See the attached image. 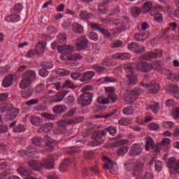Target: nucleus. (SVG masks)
Returning <instances> with one entry per match:
<instances>
[{"label": "nucleus", "mask_w": 179, "mask_h": 179, "mask_svg": "<svg viewBox=\"0 0 179 179\" xmlns=\"http://www.w3.org/2000/svg\"><path fill=\"white\" fill-rule=\"evenodd\" d=\"M28 166L35 171H41L43 170V163L38 161L31 160L28 162Z\"/></svg>", "instance_id": "4468645a"}, {"label": "nucleus", "mask_w": 179, "mask_h": 179, "mask_svg": "<svg viewBox=\"0 0 179 179\" xmlns=\"http://www.w3.org/2000/svg\"><path fill=\"white\" fill-rule=\"evenodd\" d=\"M140 85L143 87H145V89H148V92L151 94H155V93L159 92V86L156 81H152L150 84L141 82L140 83Z\"/></svg>", "instance_id": "6e6552de"}, {"label": "nucleus", "mask_w": 179, "mask_h": 179, "mask_svg": "<svg viewBox=\"0 0 179 179\" xmlns=\"http://www.w3.org/2000/svg\"><path fill=\"white\" fill-rule=\"evenodd\" d=\"M68 166H69V160L65 159L59 166L60 171L62 172L66 171V169H68Z\"/></svg>", "instance_id": "a18cd8bd"}, {"label": "nucleus", "mask_w": 179, "mask_h": 179, "mask_svg": "<svg viewBox=\"0 0 179 179\" xmlns=\"http://www.w3.org/2000/svg\"><path fill=\"white\" fill-rule=\"evenodd\" d=\"M37 75L34 70H27L22 75V80L19 83L20 89L22 90H26V89H31L30 85L36 80Z\"/></svg>", "instance_id": "f03ea898"}, {"label": "nucleus", "mask_w": 179, "mask_h": 179, "mask_svg": "<svg viewBox=\"0 0 179 179\" xmlns=\"http://www.w3.org/2000/svg\"><path fill=\"white\" fill-rule=\"evenodd\" d=\"M137 96H139V92L131 90L124 96V100L129 102L134 101V100H135V97Z\"/></svg>", "instance_id": "2eb2a0df"}, {"label": "nucleus", "mask_w": 179, "mask_h": 179, "mask_svg": "<svg viewBox=\"0 0 179 179\" xmlns=\"http://www.w3.org/2000/svg\"><path fill=\"white\" fill-rule=\"evenodd\" d=\"M132 16L138 17L141 15V9L138 7H133L131 10Z\"/></svg>", "instance_id": "864d4df0"}, {"label": "nucleus", "mask_w": 179, "mask_h": 179, "mask_svg": "<svg viewBox=\"0 0 179 179\" xmlns=\"http://www.w3.org/2000/svg\"><path fill=\"white\" fill-rule=\"evenodd\" d=\"M13 131L14 132H24L26 128L23 124H18L14 127Z\"/></svg>", "instance_id": "603ef678"}, {"label": "nucleus", "mask_w": 179, "mask_h": 179, "mask_svg": "<svg viewBox=\"0 0 179 179\" xmlns=\"http://www.w3.org/2000/svg\"><path fill=\"white\" fill-rule=\"evenodd\" d=\"M122 113L124 115H132L134 114V108L132 106H127L123 108Z\"/></svg>", "instance_id": "37998d69"}, {"label": "nucleus", "mask_w": 179, "mask_h": 179, "mask_svg": "<svg viewBox=\"0 0 179 179\" xmlns=\"http://www.w3.org/2000/svg\"><path fill=\"white\" fill-rule=\"evenodd\" d=\"M106 130H97L96 131L92 138V139H94V141H92L90 143L91 146H97V145H99V143H101V141H100V139H101L103 138V136H106Z\"/></svg>", "instance_id": "0eeeda50"}, {"label": "nucleus", "mask_w": 179, "mask_h": 179, "mask_svg": "<svg viewBox=\"0 0 179 179\" xmlns=\"http://www.w3.org/2000/svg\"><path fill=\"white\" fill-rule=\"evenodd\" d=\"M71 27L73 29V31L76 34H83L85 31V28H83V26L78 22H73Z\"/></svg>", "instance_id": "6ab92c4d"}, {"label": "nucleus", "mask_w": 179, "mask_h": 179, "mask_svg": "<svg viewBox=\"0 0 179 179\" xmlns=\"http://www.w3.org/2000/svg\"><path fill=\"white\" fill-rule=\"evenodd\" d=\"M105 131L106 134H107V132H109L110 135H112V136H114V135L117 134V128L113 126L106 128Z\"/></svg>", "instance_id": "de8ad7c7"}, {"label": "nucleus", "mask_w": 179, "mask_h": 179, "mask_svg": "<svg viewBox=\"0 0 179 179\" xmlns=\"http://www.w3.org/2000/svg\"><path fill=\"white\" fill-rule=\"evenodd\" d=\"M128 150H129V147L122 145L116 151V153L117 156H124V155L128 153Z\"/></svg>", "instance_id": "7c9ffc66"}, {"label": "nucleus", "mask_w": 179, "mask_h": 179, "mask_svg": "<svg viewBox=\"0 0 179 179\" xmlns=\"http://www.w3.org/2000/svg\"><path fill=\"white\" fill-rule=\"evenodd\" d=\"M75 48L71 45H62L57 48L59 52H73Z\"/></svg>", "instance_id": "b1692460"}, {"label": "nucleus", "mask_w": 179, "mask_h": 179, "mask_svg": "<svg viewBox=\"0 0 179 179\" xmlns=\"http://www.w3.org/2000/svg\"><path fill=\"white\" fill-rule=\"evenodd\" d=\"M75 102H76L75 96H67L66 99V104H67V106L72 107V106L75 105Z\"/></svg>", "instance_id": "c03bdc74"}, {"label": "nucleus", "mask_w": 179, "mask_h": 179, "mask_svg": "<svg viewBox=\"0 0 179 179\" xmlns=\"http://www.w3.org/2000/svg\"><path fill=\"white\" fill-rule=\"evenodd\" d=\"M142 169H143V164L138 163L136 164L134 166L132 176L133 177H139L141 172L142 171Z\"/></svg>", "instance_id": "393cba45"}, {"label": "nucleus", "mask_w": 179, "mask_h": 179, "mask_svg": "<svg viewBox=\"0 0 179 179\" xmlns=\"http://www.w3.org/2000/svg\"><path fill=\"white\" fill-rule=\"evenodd\" d=\"M19 108H14L11 110V113H7L5 116V119L7 120V121L9 120H13L15 118L17 117V115L19 114Z\"/></svg>", "instance_id": "4be33fe9"}, {"label": "nucleus", "mask_w": 179, "mask_h": 179, "mask_svg": "<svg viewBox=\"0 0 179 179\" xmlns=\"http://www.w3.org/2000/svg\"><path fill=\"white\" fill-rule=\"evenodd\" d=\"M78 104L82 107H87L93 101V94L92 92H84L78 98Z\"/></svg>", "instance_id": "20e7f679"}, {"label": "nucleus", "mask_w": 179, "mask_h": 179, "mask_svg": "<svg viewBox=\"0 0 179 179\" xmlns=\"http://www.w3.org/2000/svg\"><path fill=\"white\" fill-rule=\"evenodd\" d=\"M68 93H69V91L68 90H64V91L57 92L53 98V101L55 103H59V101H62L65 98V96H66Z\"/></svg>", "instance_id": "a211bd4d"}, {"label": "nucleus", "mask_w": 179, "mask_h": 179, "mask_svg": "<svg viewBox=\"0 0 179 179\" xmlns=\"http://www.w3.org/2000/svg\"><path fill=\"white\" fill-rule=\"evenodd\" d=\"M152 4L150 3V1H147L143 5V13L146 14L149 13L150 12L151 16H153V14L155 13V11L156 9L152 8Z\"/></svg>", "instance_id": "dca6fc26"}, {"label": "nucleus", "mask_w": 179, "mask_h": 179, "mask_svg": "<svg viewBox=\"0 0 179 179\" xmlns=\"http://www.w3.org/2000/svg\"><path fill=\"white\" fill-rule=\"evenodd\" d=\"M154 13V19L156 20V22H157V23H162V22H163V15L158 13L157 10H156Z\"/></svg>", "instance_id": "09e8293b"}, {"label": "nucleus", "mask_w": 179, "mask_h": 179, "mask_svg": "<svg viewBox=\"0 0 179 179\" xmlns=\"http://www.w3.org/2000/svg\"><path fill=\"white\" fill-rule=\"evenodd\" d=\"M162 50L155 52H147L145 54L139 57V62L137 63V69L141 72H150L153 69V64L143 61H150L162 57Z\"/></svg>", "instance_id": "f257e3e1"}, {"label": "nucleus", "mask_w": 179, "mask_h": 179, "mask_svg": "<svg viewBox=\"0 0 179 179\" xmlns=\"http://www.w3.org/2000/svg\"><path fill=\"white\" fill-rule=\"evenodd\" d=\"M42 169L52 170L54 169V158L49 157L42 160Z\"/></svg>", "instance_id": "f8f14e48"}, {"label": "nucleus", "mask_w": 179, "mask_h": 179, "mask_svg": "<svg viewBox=\"0 0 179 179\" xmlns=\"http://www.w3.org/2000/svg\"><path fill=\"white\" fill-rule=\"evenodd\" d=\"M13 83V76H8L3 80L2 86H3V87H9V86H12Z\"/></svg>", "instance_id": "a878e982"}, {"label": "nucleus", "mask_w": 179, "mask_h": 179, "mask_svg": "<svg viewBox=\"0 0 179 179\" xmlns=\"http://www.w3.org/2000/svg\"><path fill=\"white\" fill-rule=\"evenodd\" d=\"M96 82H101V83H106H106H115V82H117V80H115L113 77H105L103 78L98 79Z\"/></svg>", "instance_id": "4c0bfd02"}, {"label": "nucleus", "mask_w": 179, "mask_h": 179, "mask_svg": "<svg viewBox=\"0 0 179 179\" xmlns=\"http://www.w3.org/2000/svg\"><path fill=\"white\" fill-rule=\"evenodd\" d=\"M80 19L83 20V22H86L90 19V13H87V11L82 10L80 14Z\"/></svg>", "instance_id": "e433bc0d"}, {"label": "nucleus", "mask_w": 179, "mask_h": 179, "mask_svg": "<svg viewBox=\"0 0 179 179\" xmlns=\"http://www.w3.org/2000/svg\"><path fill=\"white\" fill-rule=\"evenodd\" d=\"M142 153V148L139 143H134L130 148L129 156L131 157H135L139 156Z\"/></svg>", "instance_id": "9d476101"}, {"label": "nucleus", "mask_w": 179, "mask_h": 179, "mask_svg": "<svg viewBox=\"0 0 179 179\" xmlns=\"http://www.w3.org/2000/svg\"><path fill=\"white\" fill-rule=\"evenodd\" d=\"M61 58L63 61L71 62V66H76L79 64L76 61H81V59H83V56L79 53H73L71 55L64 54Z\"/></svg>", "instance_id": "423d86ee"}, {"label": "nucleus", "mask_w": 179, "mask_h": 179, "mask_svg": "<svg viewBox=\"0 0 179 179\" xmlns=\"http://www.w3.org/2000/svg\"><path fill=\"white\" fill-rule=\"evenodd\" d=\"M96 101L99 104H103L104 106L110 103V99L108 97L104 98V96H99L96 99Z\"/></svg>", "instance_id": "a19ab883"}, {"label": "nucleus", "mask_w": 179, "mask_h": 179, "mask_svg": "<svg viewBox=\"0 0 179 179\" xmlns=\"http://www.w3.org/2000/svg\"><path fill=\"white\" fill-rule=\"evenodd\" d=\"M150 108L152 111V113H154V114H157L159 110V103H153L150 105Z\"/></svg>", "instance_id": "4d7b16f0"}, {"label": "nucleus", "mask_w": 179, "mask_h": 179, "mask_svg": "<svg viewBox=\"0 0 179 179\" xmlns=\"http://www.w3.org/2000/svg\"><path fill=\"white\" fill-rule=\"evenodd\" d=\"M169 145H170L169 138H164L160 143H157L156 148L158 149V153L160 152V149H163V146H169Z\"/></svg>", "instance_id": "c756f323"}, {"label": "nucleus", "mask_w": 179, "mask_h": 179, "mask_svg": "<svg viewBox=\"0 0 179 179\" xmlns=\"http://www.w3.org/2000/svg\"><path fill=\"white\" fill-rule=\"evenodd\" d=\"M73 124V120H61L57 122V126L59 128H65L66 125H72Z\"/></svg>", "instance_id": "cd10ccee"}, {"label": "nucleus", "mask_w": 179, "mask_h": 179, "mask_svg": "<svg viewBox=\"0 0 179 179\" xmlns=\"http://www.w3.org/2000/svg\"><path fill=\"white\" fill-rule=\"evenodd\" d=\"M31 142L35 146H43V138L41 137H34L31 139Z\"/></svg>", "instance_id": "58836bf2"}, {"label": "nucleus", "mask_w": 179, "mask_h": 179, "mask_svg": "<svg viewBox=\"0 0 179 179\" xmlns=\"http://www.w3.org/2000/svg\"><path fill=\"white\" fill-rule=\"evenodd\" d=\"M84 157L85 159H93V152H92V151H85L84 152Z\"/></svg>", "instance_id": "338daca9"}, {"label": "nucleus", "mask_w": 179, "mask_h": 179, "mask_svg": "<svg viewBox=\"0 0 179 179\" xmlns=\"http://www.w3.org/2000/svg\"><path fill=\"white\" fill-rule=\"evenodd\" d=\"M66 34H59L58 36V40L59 42L61 43V44H64V43H66Z\"/></svg>", "instance_id": "13d9d810"}, {"label": "nucleus", "mask_w": 179, "mask_h": 179, "mask_svg": "<svg viewBox=\"0 0 179 179\" xmlns=\"http://www.w3.org/2000/svg\"><path fill=\"white\" fill-rule=\"evenodd\" d=\"M13 105L12 103H6L0 105V114H3L8 111H12L14 110Z\"/></svg>", "instance_id": "412c9836"}, {"label": "nucleus", "mask_w": 179, "mask_h": 179, "mask_svg": "<svg viewBox=\"0 0 179 179\" xmlns=\"http://www.w3.org/2000/svg\"><path fill=\"white\" fill-rule=\"evenodd\" d=\"M124 71H126V76L127 78V83L129 86H134L136 85V76L134 74V69H135V64L129 63L124 65Z\"/></svg>", "instance_id": "7ed1b4c3"}, {"label": "nucleus", "mask_w": 179, "mask_h": 179, "mask_svg": "<svg viewBox=\"0 0 179 179\" xmlns=\"http://www.w3.org/2000/svg\"><path fill=\"white\" fill-rule=\"evenodd\" d=\"M39 102H40V100H38V99H30L25 102V106H27V107H31V106H35V104H38Z\"/></svg>", "instance_id": "49530a36"}, {"label": "nucleus", "mask_w": 179, "mask_h": 179, "mask_svg": "<svg viewBox=\"0 0 179 179\" xmlns=\"http://www.w3.org/2000/svg\"><path fill=\"white\" fill-rule=\"evenodd\" d=\"M52 111L54 114L59 115L63 114V113H66V111H68V107L65 106L64 105H56L53 107Z\"/></svg>", "instance_id": "f3484780"}, {"label": "nucleus", "mask_w": 179, "mask_h": 179, "mask_svg": "<svg viewBox=\"0 0 179 179\" xmlns=\"http://www.w3.org/2000/svg\"><path fill=\"white\" fill-rule=\"evenodd\" d=\"M168 79H169V80H179V74H176V73H169V75L167 77Z\"/></svg>", "instance_id": "052dcab7"}, {"label": "nucleus", "mask_w": 179, "mask_h": 179, "mask_svg": "<svg viewBox=\"0 0 179 179\" xmlns=\"http://www.w3.org/2000/svg\"><path fill=\"white\" fill-rule=\"evenodd\" d=\"M93 69L96 71L97 73H103L106 72V68L104 66L94 65Z\"/></svg>", "instance_id": "8fccbe9b"}, {"label": "nucleus", "mask_w": 179, "mask_h": 179, "mask_svg": "<svg viewBox=\"0 0 179 179\" xmlns=\"http://www.w3.org/2000/svg\"><path fill=\"white\" fill-rule=\"evenodd\" d=\"M41 117H43V118H45V120H55V115H51L50 113H41Z\"/></svg>", "instance_id": "680f3d73"}, {"label": "nucleus", "mask_w": 179, "mask_h": 179, "mask_svg": "<svg viewBox=\"0 0 179 179\" xmlns=\"http://www.w3.org/2000/svg\"><path fill=\"white\" fill-rule=\"evenodd\" d=\"M23 9V4L18 3H16L11 9L12 13H20Z\"/></svg>", "instance_id": "f704fd0d"}, {"label": "nucleus", "mask_w": 179, "mask_h": 179, "mask_svg": "<svg viewBox=\"0 0 179 179\" xmlns=\"http://www.w3.org/2000/svg\"><path fill=\"white\" fill-rule=\"evenodd\" d=\"M41 66L45 69H51L52 68V63L51 62H42Z\"/></svg>", "instance_id": "3c124183"}, {"label": "nucleus", "mask_w": 179, "mask_h": 179, "mask_svg": "<svg viewBox=\"0 0 179 179\" xmlns=\"http://www.w3.org/2000/svg\"><path fill=\"white\" fill-rule=\"evenodd\" d=\"M173 117L175 120H178L179 118V108H176L173 111Z\"/></svg>", "instance_id": "774afa93"}, {"label": "nucleus", "mask_w": 179, "mask_h": 179, "mask_svg": "<svg viewBox=\"0 0 179 179\" xmlns=\"http://www.w3.org/2000/svg\"><path fill=\"white\" fill-rule=\"evenodd\" d=\"M129 141L127 139H122L120 141H117L115 142L112 143L113 148H121V146H124V145H127Z\"/></svg>", "instance_id": "2f4dec72"}, {"label": "nucleus", "mask_w": 179, "mask_h": 179, "mask_svg": "<svg viewBox=\"0 0 179 179\" xmlns=\"http://www.w3.org/2000/svg\"><path fill=\"white\" fill-rule=\"evenodd\" d=\"M33 93H34L33 89L27 88V90L21 91V96L23 99H29V97L33 96Z\"/></svg>", "instance_id": "c85d7f7f"}, {"label": "nucleus", "mask_w": 179, "mask_h": 179, "mask_svg": "<svg viewBox=\"0 0 179 179\" xmlns=\"http://www.w3.org/2000/svg\"><path fill=\"white\" fill-rule=\"evenodd\" d=\"M105 92L108 94V98L110 100L111 103H115V100H117V95L114 92L115 90L113 87H105Z\"/></svg>", "instance_id": "ddd939ff"}, {"label": "nucleus", "mask_w": 179, "mask_h": 179, "mask_svg": "<svg viewBox=\"0 0 179 179\" xmlns=\"http://www.w3.org/2000/svg\"><path fill=\"white\" fill-rule=\"evenodd\" d=\"M115 113H117V110H115L112 113L106 115H95L94 118H110V117H113V115H115Z\"/></svg>", "instance_id": "79ce46f5"}, {"label": "nucleus", "mask_w": 179, "mask_h": 179, "mask_svg": "<svg viewBox=\"0 0 179 179\" xmlns=\"http://www.w3.org/2000/svg\"><path fill=\"white\" fill-rule=\"evenodd\" d=\"M49 86H50V87H52V89H55V90L58 91L62 90V89H65V87H66L67 89H72L73 90H75V89L78 87L77 86L73 85L72 81L69 80H67L64 83L59 81L57 83H51L50 85H49Z\"/></svg>", "instance_id": "39448f33"}, {"label": "nucleus", "mask_w": 179, "mask_h": 179, "mask_svg": "<svg viewBox=\"0 0 179 179\" xmlns=\"http://www.w3.org/2000/svg\"><path fill=\"white\" fill-rule=\"evenodd\" d=\"M157 146V143L155 145V141H153V139L149 136H145V150H149V149H152L154 155H158L159 150L158 148L156 147Z\"/></svg>", "instance_id": "1a4fd4ad"}, {"label": "nucleus", "mask_w": 179, "mask_h": 179, "mask_svg": "<svg viewBox=\"0 0 179 179\" xmlns=\"http://www.w3.org/2000/svg\"><path fill=\"white\" fill-rule=\"evenodd\" d=\"M51 129H52V123H45L38 129V132L40 134H48Z\"/></svg>", "instance_id": "5701e85b"}, {"label": "nucleus", "mask_w": 179, "mask_h": 179, "mask_svg": "<svg viewBox=\"0 0 179 179\" xmlns=\"http://www.w3.org/2000/svg\"><path fill=\"white\" fill-rule=\"evenodd\" d=\"M30 121L33 125H36V127L40 125L41 120L38 117H31Z\"/></svg>", "instance_id": "5fc2aeb1"}, {"label": "nucleus", "mask_w": 179, "mask_h": 179, "mask_svg": "<svg viewBox=\"0 0 179 179\" xmlns=\"http://www.w3.org/2000/svg\"><path fill=\"white\" fill-rule=\"evenodd\" d=\"M117 20H115L113 21V23L117 26L116 27L117 31H118L119 33H121L122 31H125V30H127V28L125 27L124 24L122 22H117Z\"/></svg>", "instance_id": "72a5a7b5"}, {"label": "nucleus", "mask_w": 179, "mask_h": 179, "mask_svg": "<svg viewBox=\"0 0 179 179\" xmlns=\"http://www.w3.org/2000/svg\"><path fill=\"white\" fill-rule=\"evenodd\" d=\"M118 124L120 125H129L131 124V121L129 119L127 118H122L118 121Z\"/></svg>", "instance_id": "e2e57ef3"}, {"label": "nucleus", "mask_w": 179, "mask_h": 179, "mask_svg": "<svg viewBox=\"0 0 179 179\" xmlns=\"http://www.w3.org/2000/svg\"><path fill=\"white\" fill-rule=\"evenodd\" d=\"M114 58L116 59H121L122 61H125V59H129L131 56L127 53H117L114 55Z\"/></svg>", "instance_id": "473e14b6"}, {"label": "nucleus", "mask_w": 179, "mask_h": 179, "mask_svg": "<svg viewBox=\"0 0 179 179\" xmlns=\"http://www.w3.org/2000/svg\"><path fill=\"white\" fill-rule=\"evenodd\" d=\"M17 172L21 176H24L25 177H27V176L30 175V173H31V171L27 170V169H24L23 167H20L17 169Z\"/></svg>", "instance_id": "ea45409f"}, {"label": "nucleus", "mask_w": 179, "mask_h": 179, "mask_svg": "<svg viewBox=\"0 0 179 179\" xmlns=\"http://www.w3.org/2000/svg\"><path fill=\"white\" fill-rule=\"evenodd\" d=\"M149 38V32L143 34H136L134 35V39L136 41H145V40Z\"/></svg>", "instance_id": "bb28decb"}, {"label": "nucleus", "mask_w": 179, "mask_h": 179, "mask_svg": "<svg viewBox=\"0 0 179 179\" xmlns=\"http://www.w3.org/2000/svg\"><path fill=\"white\" fill-rule=\"evenodd\" d=\"M34 50L36 52L37 55H43V52H44V44L38 43L37 45H36Z\"/></svg>", "instance_id": "c9c22d12"}, {"label": "nucleus", "mask_w": 179, "mask_h": 179, "mask_svg": "<svg viewBox=\"0 0 179 179\" xmlns=\"http://www.w3.org/2000/svg\"><path fill=\"white\" fill-rule=\"evenodd\" d=\"M139 45L138 43L132 42L128 45V50H130L131 51H136L138 50V46Z\"/></svg>", "instance_id": "bf43d9fd"}, {"label": "nucleus", "mask_w": 179, "mask_h": 179, "mask_svg": "<svg viewBox=\"0 0 179 179\" xmlns=\"http://www.w3.org/2000/svg\"><path fill=\"white\" fill-rule=\"evenodd\" d=\"M89 41H87V38L86 36H80L77 40V48L78 51H82V50H85V48H87Z\"/></svg>", "instance_id": "9b49d317"}, {"label": "nucleus", "mask_w": 179, "mask_h": 179, "mask_svg": "<svg viewBox=\"0 0 179 179\" xmlns=\"http://www.w3.org/2000/svg\"><path fill=\"white\" fill-rule=\"evenodd\" d=\"M96 73L94 71H87L83 73V76L79 79L80 82H87V80H90L92 78H94Z\"/></svg>", "instance_id": "aec40b11"}, {"label": "nucleus", "mask_w": 179, "mask_h": 179, "mask_svg": "<svg viewBox=\"0 0 179 179\" xmlns=\"http://www.w3.org/2000/svg\"><path fill=\"white\" fill-rule=\"evenodd\" d=\"M148 128L150 131H157L159 129V124L156 123H151L149 124Z\"/></svg>", "instance_id": "69168bd1"}, {"label": "nucleus", "mask_w": 179, "mask_h": 179, "mask_svg": "<svg viewBox=\"0 0 179 179\" xmlns=\"http://www.w3.org/2000/svg\"><path fill=\"white\" fill-rule=\"evenodd\" d=\"M48 71H47V69H42L39 70V75L41 76V78H47L48 76Z\"/></svg>", "instance_id": "0e129e2a"}, {"label": "nucleus", "mask_w": 179, "mask_h": 179, "mask_svg": "<svg viewBox=\"0 0 179 179\" xmlns=\"http://www.w3.org/2000/svg\"><path fill=\"white\" fill-rule=\"evenodd\" d=\"M166 163L169 169H173L174 167V164L176 163V158H174V157H172L168 159Z\"/></svg>", "instance_id": "6e6d98bb"}]
</instances>
